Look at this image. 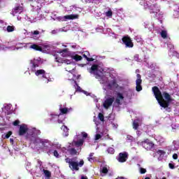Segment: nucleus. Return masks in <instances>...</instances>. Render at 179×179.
<instances>
[{
	"instance_id": "12",
	"label": "nucleus",
	"mask_w": 179,
	"mask_h": 179,
	"mask_svg": "<svg viewBox=\"0 0 179 179\" xmlns=\"http://www.w3.org/2000/svg\"><path fill=\"white\" fill-rule=\"evenodd\" d=\"M41 143L42 144L43 149H49L50 147L51 146V141L48 140L41 141Z\"/></svg>"
},
{
	"instance_id": "23",
	"label": "nucleus",
	"mask_w": 179,
	"mask_h": 179,
	"mask_svg": "<svg viewBox=\"0 0 179 179\" xmlns=\"http://www.w3.org/2000/svg\"><path fill=\"white\" fill-rule=\"evenodd\" d=\"M73 59H75V61H82L83 57L79 55H76L73 56Z\"/></svg>"
},
{
	"instance_id": "19",
	"label": "nucleus",
	"mask_w": 179,
	"mask_h": 179,
	"mask_svg": "<svg viewBox=\"0 0 179 179\" xmlns=\"http://www.w3.org/2000/svg\"><path fill=\"white\" fill-rule=\"evenodd\" d=\"M139 128V120H134L133 122V129H138Z\"/></svg>"
},
{
	"instance_id": "44",
	"label": "nucleus",
	"mask_w": 179,
	"mask_h": 179,
	"mask_svg": "<svg viewBox=\"0 0 179 179\" xmlns=\"http://www.w3.org/2000/svg\"><path fill=\"white\" fill-rule=\"evenodd\" d=\"M62 63L67 64V65H69V64H71V61L68 59H64Z\"/></svg>"
},
{
	"instance_id": "43",
	"label": "nucleus",
	"mask_w": 179,
	"mask_h": 179,
	"mask_svg": "<svg viewBox=\"0 0 179 179\" xmlns=\"http://www.w3.org/2000/svg\"><path fill=\"white\" fill-rule=\"evenodd\" d=\"M31 34H33L34 36H37L40 34V31H38V30L34 31L33 32H31Z\"/></svg>"
},
{
	"instance_id": "55",
	"label": "nucleus",
	"mask_w": 179,
	"mask_h": 179,
	"mask_svg": "<svg viewBox=\"0 0 179 179\" xmlns=\"http://www.w3.org/2000/svg\"><path fill=\"white\" fill-rule=\"evenodd\" d=\"M92 3H94V1H97V0H91Z\"/></svg>"
},
{
	"instance_id": "50",
	"label": "nucleus",
	"mask_w": 179,
	"mask_h": 179,
	"mask_svg": "<svg viewBox=\"0 0 179 179\" xmlns=\"http://www.w3.org/2000/svg\"><path fill=\"white\" fill-rule=\"evenodd\" d=\"M74 83H76V86H77V90H80V87L78 85V83H76V81H74Z\"/></svg>"
},
{
	"instance_id": "37",
	"label": "nucleus",
	"mask_w": 179,
	"mask_h": 179,
	"mask_svg": "<svg viewBox=\"0 0 179 179\" xmlns=\"http://www.w3.org/2000/svg\"><path fill=\"white\" fill-rule=\"evenodd\" d=\"M19 124H20V121L15 120L13 122V125H14V127H17V125H19Z\"/></svg>"
},
{
	"instance_id": "31",
	"label": "nucleus",
	"mask_w": 179,
	"mask_h": 179,
	"mask_svg": "<svg viewBox=\"0 0 179 179\" xmlns=\"http://www.w3.org/2000/svg\"><path fill=\"white\" fill-rule=\"evenodd\" d=\"M116 99H119L120 100H122V99H124V95H122V93L118 92V93L117 94V97H116Z\"/></svg>"
},
{
	"instance_id": "7",
	"label": "nucleus",
	"mask_w": 179,
	"mask_h": 179,
	"mask_svg": "<svg viewBox=\"0 0 179 179\" xmlns=\"http://www.w3.org/2000/svg\"><path fill=\"white\" fill-rule=\"evenodd\" d=\"M27 131H29V128L24 124H22L20 126V129L18 131V135L20 136H23V135H26L27 134Z\"/></svg>"
},
{
	"instance_id": "56",
	"label": "nucleus",
	"mask_w": 179,
	"mask_h": 179,
	"mask_svg": "<svg viewBox=\"0 0 179 179\" xmlns=\"http://www.w3.org/2000/svg\"><path fill=\"white\" fill-rule=\"evenodd\" d=\"M145 179H150V178H149V177H146Z\"/></svg>"
},
{
	"instance_id": "3",
	"label": "nucleus",
	"mask_w": 179,
	"mask_h": 179,
	"mask_svg": "<svg viewBox=\"0 0 179 179\" xmlns=\"http://www.w3.org/2000/svg\"><path fill=\"white\" fill-rule=\"evenodd\" d=\"M122 41L127 48H132L134 47V43L132 42V39H131V37L128 36H123L122 38Z\"/></svg>"
},
{
	"instance_id": "26",
	"label": "nucleus",
	"mask_w": 179,
	"mask_h": 179,
	"mask_svg": "<svg viewBox=\"0 0 179 179\" xmlns=\"http://www.w3.org/2000/svg\"><path fill=\"white\" fill-rule=\"evenodd\" d=\"M7 31L8 33H11L12 31H15V27L14 26L8 25L7 27Z\"/></svg>"
},
{
	"instance_id": "40",
	"label": "nucleus",
	"mask_w": 179,
	"mask_h": 179,
	"mask_svg": "<svg viewBox=\"0 0 179 179\" xmlns=\"http://www.w3.org/2000/svg\"><path fill=\"white\" fill-rule=\"evenodd\" d=\"M101 135L99 134H96L95 136V141H99V139H101Z\"/></svg>"
},
{
	"instance_id": "45",
	"label": "nucleus",
	"mask_w": 179,
	"mask_h": 179,
	"mask_svg": "<svg viewBox=\"0 0 179 179\" xmlns=\"http://www.w3.org/2000/svg\"><path fill=\"white\" fill-rule=\"evenodd\" d=\"M81 135H83V138H87V133H86V132H85V131H83V132L81 133Z\"/></svg>"
},
{
	"instance_id": "25",
	"label": "nucleus",
	"mask_w": 179,
	"mask_h": 179,
	"mask_svg": "<svg viewBox=\"0 0 179 179\" xmlns=\"http://www.w3.org/2000/svg\"><path fill=\"white\" fill-rule=\"evenodd\" d=\"M43 173L45 177H48V178H50V177H51V172L50 171L43 169Z\"/></svg>"
},
{
	"instance_id": "53",
	"label": "nucleus",
	"mask_w": 179,
	"mask_h": 179,
	"mask_svg": "<svg viewBox=\"0 0 179 179\" xmlns=\"http://www.w3.org/2000/svg\"><path fill=\"white\" fill-rule=\"evenodd\" d=\"M157 6V3L153 4L152 8H156Z\"/></svg>"
},
{
	"instance_id": "30",
	"label": "nucleus",
	"mask_w": 179,
	"mask_h": 179,
	"mask_svg": "<svg viewBox=\"0 0 179 179\" xmlns=\"http://www.w3.org/2000/svg\"><path fill=\"white\" fill-rule=\"evenodd\" d=\"M106 16H107L108 17H111V16H113V10H109L106 13Z\"/></svg>"
},
{
	"instance_id": "6",
	"label": "nucleus",
	"mask_w": 179,
	"mask_h": 179,
	"mask_svg": "<svg viewBox=\"0 0 179 179\" xmlns=\"http://www.w3.org/2000/svg\"><path fill=\"white\" fill-rule=\"evenodd\" d=\"M117 160L120 163H125L128 160V152H124L119 153Z\"/></svg>"
},
{
	"instance_id": "57",
	"label": "nucleus",
	"mask_w": 179,
	"mask_h": 179,
	"mask_svg": "<svg viewBox=\"0 0 179 179\" xmlns=\"http://www.w3.org/2000/svg\"><path fill=\"white\" fill-rule=\"evenodd\" d=\"M51 151L50 150L49 152H48V153H50Z\"/></svg>"
},
{
	"instance_id": "47",
	"label": "nucleus",
	"mask_w": 179,
	"mask_h": 179,
	"mask_svg": "<svg viewBox=\"0 0 179 179\" xmlns=\"http://www.w3.org/2000/svg\"><path fill=\"white\" fill-rule=\"evenodd\" d=\"M87 61L88 62H93V61H94V59H93L92 57H87Z\"/></svg>"
},
{
	"instance_id": "54",
	"label": "nucleus",
	"mask_w": 179,
	"mask_h": 179,
	"mask_svg": "<svg viewBox=\"0 0 179 179\" xmlns=\"http://www.w3.org/2000/svg\"><path fill=\"white\" fill-rule=\"evenodd\" d=\"M57 122H58L59 124H61V123L62 122V120H57Z\"/></svg>"
},
{
	"instance_id": "32",
	"label": "nucleus",
	"mask_w": 179,
	"mask_h": 179,
	"mask_svg": "<svg viewBox=\"0 0 179 179\" xmlns=\"http://www.w3.org/2000/svg\"><path fill=\"white\" fill-rule=\"evenodd\" d=\"M115 150L113 148H109L108 149V153H110V155H114Z\"/></svg>"
},
{
	"instance_id": "5",
	"label": "nucleus",
	"mask_w": 179,
	"mask_h": 179,
	"mask_svg": "<svg viewBox=\"0 0 179 179\" xmlns=\"http://www.w3.org/2000/svg\"><path fill=\"white\" fill-rule=\"evenodd\" d=\"M137 79L136 80V92H141L142 90V76L141 74L136 75Z\"/></svg>"
},
{
	"instance_id": "4",
	"label": "nucleus",
	"mask_w": 179,
	"mask_h": 179,
	"mask_svg": "<svg viewBox=\"0 0 179 179\" xmlns=\"http://www.w3.org/2000/svg\"><path fill=\"white\" fill-rule=\"evenodd\" d=\"M142 145L143 148L147 150H151V149H153V148H155V143H153V142L150 141V140L149 139H146L143 141Z\"/></svg>"
},
{
	"instance_id": "24",
	"label": "nucleus",
	"mask_w": 179,
	"mask_h": 179,
	"mask_svg": "<svg viewBox=\"0 0 179 179\" xmlns=\"http://www.w3.org/2000/svg\"><path fill=\"white\" fill-rule=\"evenodd\" d=\"M94 152H91L90 155H89V157H87V160L88 162H92V160H94Z\"/></svg>"
},
{
	"instance_id": "15",
	"label": "nucleus",
	"mask_w": 179,
	"mask_h": 179,
	"mask_svg": "<svg viewBox=\"0 0 179 179\" xmlns=\"http://www.w3.org/2000/svg\"><path fill=\"white\" fill-rule=\"evenodd\" d=\"M29 48H32V50H35V51H43V48L37 44L31 45Z\"/></svg>"
},
{
	"instance_id": "58",
	"label": "nucleus",
	"mask_w": 179,
	"mask_h": 179,
	"mask_svg": "<svg viewBox=\"0 0 179 179\" xmlns=\"http://www.w3.org/2000/svg\"><path fill=\"white\" fill-rule=\"evenodd\" d=\"M138 71H139V70H136V72H138Z\"/></svg>"
},
{
	"instance_id": "29",
	"label": "nucleus",
	"mask_w": 179,
	"mask_h": 179,
	"mask_svg": "<svg viewBox=\"0 0 179 179\" xmlns=\"http://www.w3.org/2000/svg\"><path fill=\"white\" fill-rule=\"evenodd\" d=\"M101 173L103 174H107V173H108V169L107 168V166H103L102 168Z\"/></svg>"
},
{
	"instance_id": "39",
	"label": "nucleus",
	"mask_w": 179,
	"mask_h": 179,
	"mask_svg": "<svg viewBox=\"0 0 179 179\" xmlns=\"http://www.w3.org/2000/svg\"><path fill=\"white\" fill-rule=\"evenodd\" d=\"M115 103H117V106H121V99H119L118 98H116L115 99Z\"/></svg>"
},
{
	"instance_id": "17",
	"label": "nucleus",
	"mask_w": 179,
	"mask_h": 179,
	"mask_svg": "<svg viewBox=\"0 0 179 179\" xmlns=\"http://www.w3.org/2000/svg\"><path fill=\"white\" fill-rule=\"evenodd\" d=\"M71 110V108H59V115H62L64 114H68V113H69V110Z\"/></svg>"
},
{
	"instance_id": "8",
	"label": "nucleus",
	"mask_w": 179,
	"mask_h": 179,
	"mask_svg": "<svg viewBox=\"0 0 179 179\" xmlns=\"http://www.w3.org/2000/svg\"><path fill=\"white\" fill-rule=\"evenodd\" d=\"M113 103H114V97L108 98L103 102V108H106V110L110 108V107L113 106Z\"/></svg>"
},
{
	"instance_id": "60",
	"label": "nucleus",
	"mask_w": 179,
	"mask_h": 179,
	"mask_svg": "<svg viewBox=\"0 0 179 179\" xmlns=\"http://www.w3.org/2000/svg\"><path fill=\"white\" fill-rule=\"evenodd\" d=\"M29 1H33V0H29Z\"/></svg>"
},
{
	"instance_id": "49",
	"label": "nucleus",
	"mask_w": 179,
	"mask_h": 179,
	"mask_svg": "<svg viewBox=\"0 0 179 179\" xmlns=\"http://www.w3.org/2000/svg\"><path fill=\"white\" fill-rule=\"evenodd\" d=\"M96 79H101V76L99 75L98 73H95Z\"/></svg>"
},
{
	"instance_id": "11",
	"label": "nucleus",
	"mask_w": 179,
	"mask_h": 179,
	"mask_svg": "<svg viewBox=\"0 0 179 179\" xmlns=\"http://www.w3.org/2000/svg\"><path fill=\"white\" fill-rule=\"evenodd\" d=\"M64 19L66 20H73L75 19H79V15L78 14H71L69 15H64Z\"/></svg>"
},
{
	"instance_id": "34",
	"label": "nucleus",
	"mask_w": 179,
	"mask_h": 179,
	"mask_svg": "<svg viewBox=\"0 0 179 179\" xmlns=\"http://www.w3.org/2000/svg\"><path fill=\"white\" fill-rule=\"evenodd\" d=\"M66 52H68V48H66V49H63L62 50H59L58 51V53L59 54H66Z\"/></svg>"
},
{
	"instance_id": "52",
	"label": "nucleus",
	"mask_w": 179,
	"mask_h": 179,
	"mask_svg": "<svg viewBox=\"0 0 179 179\" xmlns=\"http://www.w3.org/2000/svg\"><path fill=\"white\" fill-rule=\"evenodd\" d=\"M81 179H87V176H81Z\"/></svg>"
},
{
	"instance_id": "48",
	"label": "nucleus",
	"mask_w": 179,
	"mask_h": 179,
	"mask_svg": "<svg viewBox=\"0 0 179 179\" xmlns=\"http://www.w3.org/2000/svg\"><path fill=\"white\" fill-rule=\"evenodd\" d=\"M173 159H174V160H177L178 159V155H177V154H173Z\"/></svg>"
},
{
	"instance_id": "35",
	"label": "nucleus",
	"mask_w": 179,
	"mask_h": 179,
	"mask_svg": "<svg viewBox=\"0 0 179 179\" xmlns=\"http://www.w3.org/2000/svg\"><path fill=\"white\" fill-rule=\"evenodd\" d=\"M157 155H159L160 156H163V155H166V152L162 150H159L157 151Z\"/></svg>"
},
{
	"instance_id": "10",
	"label": "nucleus",
	"mask_w": 179,
	"mask_h": 179,
	"mask_svg": "<svg viewBox=\"0 0 179 179\" xmlns=\"http://www.w3.org/2000/svg\"><path fill=\"white\" fill-rule=\"evenodd\" d=\"M108 89L109 90H113V88L114 87L115 89H118V84L117 83V80H111L108 84Z\"/></svg>"
},
{
	"instance_id": "18",
	"label": "nucleus",
	"mask_w": 179,
	"mask_h": 179,
	"mask_svg": "<svg viewBox=\"0 0 179 179\" xmlns=\"http://www.w3.org/2000/svg\"><path fill=\"white\" fill-rule=\"evenodd\" d=\"M83 143H85V140H83V138H80L76 141L75 145L77 146V148H79L80 146H83Z\"/></svg>"
},
{
	"instance_id": "36",
	"label": "nucleus",
	"mask_w": 179,
	"mask_h": 179,
	"mask_svg": "<svg viewBox=\"0 0 179 179\" xmlns=\"http://www.w3.org/2000/svg\"><path fill=\"white\" fill-rule=\"evenodd\" d=\"M64 59H62V58L59 57H55V61L56 62H59V63H62V61Z\"/></svg>"
},
{
	"instance_id": "2",
	"label": "nucleus",
	"mask_w": 179,
	"mask_h": 179,
	"mask_svg": "<svg viewBox=\"0 0 179 179\" xmlns=\"http://www.w3.org/2000/svg\"><path fill=\"white\" fill-rule=\"evenodd\" d=\"M85 164V161L83 159H81L79 162L72 161V162H70V165H69V168L72 171H79V167H83V165Z\"/></svg>"
},
{
	"instance_id": "42",
	"label": "nucleus",
	"mask_w": 179,
	"mask_h": 179,
	"mask_svg": "<svg viewBox=\"0 0 179 179\" xmlns=\"http://www.w3.org/2000/svg\"><path fill=\"white\" fill-rule=\"evenodd\" d=\"M140 173H141V174H145V173H146V169H143V168H141Z\"/></svg>"
},
{
	"instance_id": "46",
	"label": "nucleus",
	"mask_w": 179,
	"mask_h": 179,
	"mask_svg": "<svg viewBox=\"0 0 179 179\" xmlns=\"http://www.w3.org/2000/svg\"><path fill=\"white\" fill-rule=\"evenodd\" d=\"M169 169H171L172 170L176 169V166H174V164L169 163Z\"/></svg>"
},
{
	"instance_id": "1",
	"label": "nucleus",
	"mask_w": 179,
	"mask_h": 179,
	"mask_svg": "<svg viewBox=\"0 0 179 179\" xmlns=\"http://www.w3.org/2000/svg\"><path fill=\"white\" fill-rule=\"evenodd\" d=\"M152 90L156 100L158 102V104H159L160 107H162V108H169L170 103L174 101V99L171 97V95H170L169 92H164L162 94V91H160L158 87H153Z\"/></svg>"
},
{
	"instance_id": "13",
	"label": "nucleus",
	"mask_w": 179,
	"mask_h": 179,
	"mask_svg": "<svg viewBox=\"0 0 179 179\" xmlns=\"http://www.w3.org/2000/svg\"><path fill=\"white\" fill-rule=\"evenodd\" d=\"M99 71V64H92L90 69L89 70L90 73H94Z\"/></svg>"
},
{
	"instance_id": "14",
	"label": "nucleus",
	"mask_w": 179,
	"mask_h": 179,
	"mask_svg": "<svg viewBox=\"0 0 179 179\" xmlns=\"http://www.w3.org/2000/svg\"><path fill=\"white\" fill-rule=\"evenodd\" d=\"M36 76H40L42 75V78H45V70L44 69H39L35 72Z\"/></svg>"
},
{
	"instance_id": "16",
	"label": "nucleus",
	"mask_w": 179,
	"mask_h": 179,
	"mask_svg": "<svg viewBox=\"0 0 179 179\" xmlns=\"http://www.w3.org/2000/svg\"><path fill=\"white\" fill-rule=\"evenodd\" d=\"M23 12V7L17 6L13 8V13H22Z\"/></svg>"
},
{
	"instance_id": "41",
	"label": "nucleus",
	"mask_w": 179,
	"mask_h": 179,
	"mask_svg": "<svg viewBox=\"0 0 179 179\" xmlns=\"http://www.w3.org/2000/svg\"><path fill=\"white\" fill-rule=\"evenodd\" d=\"M53 155H54L55 157H59V154L58 153V151H57V150H55L53 152Z\"/></svg>"
},
{
	"instance_id": "21",
	"label": "nucleus",
	"mask_w": 179,
	"mask_h": 179,
	"mask_svg": "<svg viewBox=\"0 0 179 179\" xmlns=\"http://www.w3.org/2000/svg\"><path fill=\"white\" fill-rule=\"evenodd\" d=\"M62 129H63L65 136H68V135H69V129H68L66 126H62Z\"/></svg>"
},
{
	"instance_id": "59",
	"label": "nucleus",
	"mask_w": 179,
	"mask_h": 179,
	"mask_svg": "<svg viewBox=\"0 0 179 179\" xmlns=\"http://www.w3.org/2000/svg\"><path fill=\"white\" fill-rule=\"evenodd\" d=\"M138 71H139V70H136V72H138Z\"/></svg>"
},
{
	"instance_id": "33",
	"label": "nucleus",
	"mask_w": 179,
	"mask_h": 179,
	"mask_svg": "<svg viewBox=\"0 0 179 179\" xmlns=\"http://www.w3.org/2000/svg\"><path fill=\"white\" fill-rule=\"evenodd\" d=\"M98 117H99L100 121H102V122L104 121V115H103V113H99Z\"/></svg>"
},
{
	"instance_id": "38",
	"label": "nucleus",
	"mask_w": 179,
	"mask_h": 179,
	"mask_svg": "<svg viewBox=\"0 0 179 179\" xmlns=\"http://www.w3.org/2000/svg\"><path fill=\"white\" fill-rule=\"evenodd\" d=\"M65 162H66V163L69 164V166H70L71 163H72L73 161L71 159H69V158H66L65 159Z\"/></svg>"
},
{
	"instance_id": "22",
	"label": "nucleus",
	"mask_w": 179,
	"mask_h": 179,
	"mask_svg": "<svg viewBox=\"0 0 179 179\" xmlns=\"http://www.w3.org/2000/svg\"><path fill=\"white\" fill-rule=\"evenodd\" d=\"M161 37L164 39L167 38V31L162 30L161 31Z\"/></svg>"
},
{
	"instance_id": "9",
	"label": "nucleus",
	"mask_w": 179,
	"mask_h": 179,
	"mask_svg": "<svg viewBox=\"0 0 179 179\" xmlns=\"http://www.w3.org/2000/svg\"><path fill=\"white\" fill-rule=\"evenodd\" d=\"M30 64H31V71H33V72L36 71V68H38V66H40V62L36 59L31 60Z\"/></svg>"
},
{
	"instance_id": "20",
	"label": "nucleus",
	"mask_w": 179,
	"mask_h": 179,
	"mask_svg": "<svg viewBox=\"0 0 179 179\" xmlns=\"http://www.w3.org/2000/svg\"><path fill=\"white\" fill-rule=\"evenodd\" d=\"M69 152L71 156H75V155H78V151L74 148H70L69 150Z\"/></svg>"
},
{
	"instance_id": "28",
	"label": "nucleus",
	"mask_w": 179,
	"mask_h": 179,
	"mask_svg": "<svg viewBox=\"0 0 179 179\" xmlns=\"http://www.w3.org/2000/svg\"><path fill=\"white\" fill-rule=\"evenodd\" d=\"M83 58H85V59H87L88 57H90V53H89L88 51H85L84 54H83Z\"/></svg>"
},
{
	"instance_id": "27",
	"label": "nucleus",
	"mask_w": 179,
	"mask_h": 179,
	"mask_svg": "<svg viewBox=\"0 0 179 179\" xmlns=\"http://www.w3.org/2000/svg\"><path fill=\"white\" fill-rule=\"evenodd\" d=\"M12 131H9L3 137V139H9L10 138V136L12 135Z\"/></svg>"
},
{
	"instance_id": "51",
	"label": "nucleus",
	"mask_w": 179,
	"mask_h": 179,
	"mask_svg": "<svg viewBox=\"0 0 179 179\" xmlns=\"http://www.w3.org/2000/svg\"><path fill=\"white\" fill-rule=\"evenodd\" d=\"M10 143H11V145H13L14 143L13 138H10Z\"/></svg>"
}]
</instances>
